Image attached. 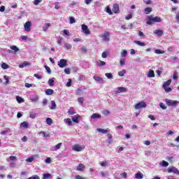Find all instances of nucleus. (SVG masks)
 Segmentation results:
<instances>
[{"mask_svg":"<svg viewBox=\"0 0 179 179\" xmlns=\"http://www.w3.org/2000/svg\"><path fill=\"white\" fill-rule=\"evenodd\" d=\"M1 68L2 69H8V68H9V66L6 64V63H3L1 64Z\"/></svg>","mask_w":179,"mask_h":179,"instance_id":"obj_47","label":"nucleus"},{"mask_svg":"<svg viewBox=\"0 0 179 179\" xmlns=\"http://www.w3.org/2000/svg\"><path fill=\"white\" fill-rule=\"evenodd\" d=\"M24 30L25 31H30L31 30V22L27 21L24 24Z\"/></svg>","mask_w":179,"mask_h":179,"instance_id":"obj_9","label":"nucleus"},{"mask_svg":"<svg viewBox=\"0 0 179 179\" xmlns=\"http://www.w3.org/2000/svg\"><path fill=\"white\" fill-rule=\"evenodd\" d=\"M106 12H107V13H108L109 15H113V11H111V9H110L109 7H108V8H106Z\"/></svg>","mask_w":179,"mask_h":179,"instance_id":"obj_60","label":"nucleus"},{"mask_svg":"<svg viewBox=\"0 0 179 179\" xmlns=\"http://www.w3.org/2000/svg\"><path fill=\"white\" fill-rule=\"evenodd\" d=\"M165 103L168 107H177L179 103L178 101H174L169 99H165Z\"/></svg>","mask_w":179,"mask_h":179,"instance_id":"obj_3","label":"nucleus"},{"mask_svg":"<svg viewBox=\"0 0 179 179\" xmlns=\"http://www.w3.org/2000/svg\"><path fill=\"white\" fill-rule=\"evenodd\" d=\"M159 107L162 108V110H167V106L162 102L159 103Z\"/></svg>","mask_w":179,"mask_h":179,"instance_id":"obj_37","label":"nucleus"},{"mask_svg":"<svg viewBox=\"0 0 179 179\" xmlns=\"http://www.w3.org/2000/svg\"><path fill=\"white\" fill-rule=\"evenodd\" d=\"M10 50H13V51H15V52H17V51H19V49L16 47V45L10 46Z\"/></svg>","mask_w":179,"mask_h":179,"instance_id":"obj_43","label":"nucleus"},{"mask_svg":"<svg viewBox=\"0 0 179 179\" xmlns=\"http://www.w3.org/2000/svg\"><path fill=\"white\" fill-rule=\"evenodd\" d=\"M42 104H43V107H45V106H47V104H48V101L46 99H44L42 101Z\"/></svg>","mask_w":179,"mask_h":179,"instance_id":"obj_51","label":"nucleus"},{"mask_svg":"<svg viewBox=\"0 0 179 179\" xmlns=\"http://www.w3.org/2000/svg\"><path fill=\"white\" fill-rule=\"evenodd\" d=\"M45 93L47 96H51L52 94H54V90L52 89H47L45 91Z\"/></svg>","mask_w":179,"mask_h":179,"instance_id":"obj_20","label":"nucleus"},{"mask_svg":"<svg viewBox=\"0 0 179 179\" xmlns=\"http://www.w3.org/2000/svg\"><path fill=\"white\" fill-rule=\"evenodd\" d=\"M75 178L76 179H85V178H83L79 175L76 176Z\"/></svg>","mask_w":179,"mask_h":179,"instance_id":"obj_64","label":"nucleus"},{"mask_svg":"<svg viewBox=\"0 0 179 179\" xmlns=\"http://www.w3.org/2000/svg\"><path fill=\"white\" fill-rule=\"evenodd\" d=\"M52 106L50 108V110H55L57 108V103H55V101H51Z\"/></svg>","mask_w":179,"mask_h":179,"instance_id":"obj_29","label":"nucleus"},{"mask_svg":"<svg viewBox=\"0 0 179 179\" xmlns=\"http://www.w3.org/2000/svg\"><path fill=\"white\" fill-rule=\"evenodd\" d=\"M128 90L127 87H119L117 88V90L115 91V94H120V93H125Z\"/></svg>","mask_w":179,"mask_h":179,"instance_id":"obj_8","label":"nucleus"},{"mask_svg":"<svg viewBox=\"0 0 179 179\" xmlns=\"http://www.w3.org/2000/svg\"><path fill=\"white\" fill-rule=\"evenodd\" d=\"M9 159L11 162H14V160H17V158L15 156H10Z\"/></svg>","mask_w":179,"mask_h":179,"instance_id":"obj_56","label":"nucleus"},{"mask_svg":"<svg viewBox=\"0 0 179 179\" xmlns=\"http://www.w3.org/2000/svg\"><path fill=\"white\" fill-rule=\"evenodd\" d=\"M169 85H171V80H168L166 82H165V83L163 84L162 87H163V88H164V87H169Z\"/></svg>","mask_w":179,"mask_h":179,"instance_id":"obj_24","label":"nucleus"},{"mask_svg":"<svg viewBox=\"0 0 179 179\" xmlns=\"http://www.w3.org/2000/svg\"><path fill=\"white\" fill-rule=\"evenodd\" d=\"M64 72L66 75H71V69L69 68L64 69Z\"/></svg>","mask_w":179,"mask_h":179,"instance_id":"obj_52","label":"nucleus"},{"mask_svg":"<svg viewBox=\"0 0 179 179\" xmlns=\"http://www.w3.org/2000/svg\"><path fill=\"white\" fill-rule=\"evenodd\" d=\"M162 166L163 167H167L169 166V162L166 161H162Z\"/></svg>","mask_w":179,"mask_h":179,"instance_id":"obj_59","label":"nucleus"},{"mask_svg":"<svg viewBox=\"0 0 179 179\" xmlns=\"http://www.w3.org/2000/svg\"><path fill=\"white\" fill-rule=\"evenodd\" d=\"M61 146H62V143H58L57 145L51 148L52 152H57V150H59V149H61Z\"/></svg>","mask_w":179,"mask_h":179,"instance_id":"obj_13","label":"nucleus"},{"mask_svg":"<svg viewBox=\"0 0 179 179\" xmlns=\"http://www.w3.org/2000/svg\"><path fill=\"white\" fill-rule=\"evenodd\" d=\"M126 73H127V70L123 69L122 71L118 72V75L119 76H124V75H125Z\"/></svg>","mask_w":179,"mask_h":179,"instance_id":"obj_42","label":"nucleus"},{"mask_svg":"<svg viewBox=\"0 0 179 179\" xmlns=\"http://www.w3.org/2000/svg\"><path fill=\"white\" fill-rule=\"evenodd\" d=\"M46 123L48 125H52V119L48 117L46 118Z\"/></svg>","mask_w":179,"mask_h":179,"instance_id":"obj_39","label":"nucleus"},{"mask_svg":"<svg viewBox=\"0 0 179 179\" xmlns=\"http://www.w3.org/2000/svg\"><path fill=\"white\" fill-rule=\"evenodd\" d=\"M154 34H157V36H159L160 37L163 36V34H164V31H163V30H161V29H156L154 31Z\"/></svg>","mask_w":179,"mask_h":179,"instance_id":"obj_19","label":"nucleus"},{"mask_svg":"<svg viewBox=\"0 0 179 179\" xmlns=\"http://www.w3.org/2000/svg\"><path fill=\"white\" fill-rule=\"evenodd\" d=\"M168 173H173V174H177V176H179V171L176 167L169 168Z\"/></svg>","mask_w":179,"mask_h":179,"instance_id":"obj_10","label":"nucleus"},{"mask_svg":"<svg viewBox=\"0 0 179 179\" xmlns=\"http://www.w3.org/2000/svg\"><path fill=\"white\" fill-rule=\"evenodd\" d=\"M85 169H86V166L83 164H79L77 167L78 171H84Z\"/></svg>","mask_w":179,"mask_h":179,"instance_id":"obj_16","label":"nucleus"},{"mask_svg":"<svg viewBox=\"0 0 179 179\" xmlns=\"http://www.w3.org/2000/svg\"><path fill=\"white\" fill-rule=\"evenodd\" d=\"M30 65H31L30 62L25 61L19 65V68H24L26 66H30Z\"/></svg>","mask_w":179,"mask_h":179,"instance_id":"obj_17","label":"nucleus"},{"mask_svg":"<svg viewBox=\"0 0 179 179\" xmlns=\"http://www.w3.org/2000/svg\"><path fill=\"white\" fill-rule=\"evenodd\" d=\"M164 90H165L166 93H170L171 92V88L169 87H164Z\"/></svg>","mask_w":179,"mask_h":179,"instance_id":"obj_49","label":"nucleus"},{"mask_svg":"<svg viewBox=\"0 0 179 179\" xmlns=\"http://www.w3.org/2000/svg\"><path fill=\"white\" fill-rule=\"evenodd\" d=\"M27 179H40V177L37 175H34L31 177L28 178Z\"/></svg>","mask_w":179,"mask_h":179,"instance_id":"obj_53","label":"nucleus"},{"mask_svg":"<svg viewBox=\"0 0 179 179\" xmlns=\"http://www.w3.org/2000/svg\"><path fill=\"white\" fill-rule=\"evenodd\" d=\"M112 10L114 13H120V6L117 3L113 4Z\"/></svg>","mask_w":179,"mask_h":179,"instance_id":"obj_11","label":"nucleus"},{"mask_svg":"<svg viewBox=\"0 0 179 179\" xmlns=\"http://www.w3.org/2000/svg\"><path fill=\"white\" fill-rule=\"evenodd\" d=\"M31 101H32V103H37V101H38V96H33L32 98H31Z\"/></svg>","mask_w":179,"mask_h":179,"instance_id":"obj_33","label":"nucleus"},{"mask_svg":"<svg viewBox=\"0 0 179 179\" xmlns=\"http://www.w3.org/2000/svg\"><path fill=\"white\" fill-rule=\"evenodd\" d=\"M127 55H128V51L127 50H123L120 52V55L122 58H125V57H127Z\"/></svg>","mask_w":179,"mask_h":179,"instance_id":"obj_23","label":"nucleus"},{"mask_svg":"<svg viewBox=\"0 0 179 179\" xmlns=\"http://www.w3.org/2000/svg\"><path fill=\"white\" fill-rule=\"evenodd\" d=\"M96 66L102 67V66H106V62H103L101 60H97L96 62Z\"/></svg>","mask_w":179,"mask_h":179,"instance_id":"obj_18","label":"nucleus"},{"mask_svg":"<svg viewBox=\"0 0 179 179\" xmlns=\"http://www.w3.org/2000/svg\"><path fill=\"white\" fill-rule=\"evenodd\" d=\"M150 12H152V8L148 7V8H145V15H149L150 13Z\"/></svg>","mask_w":179,"mask_h":179,"instance_id":"obj_35","label":"nucleus"},{"mask_svg":"<svg viewBox=\"0 0 179 179\" xmlns=\"http://www.w3.org/2000/svg\"><path fill=\"white\" fill-rule=\"evenodd\" d=\"M16 100H17V103H19L24 102V99H23L22 97H20L19 96H16Z\"/></svg>","mask_w":179,"mask_h":179,"instance_id":"obj_31","label":"nucleus"},{"mask_svg":"<svg viewBox=\"0 0 179 179\" xmlns=\"http://www.w3.org/2000/svg\"><path fill=\"white\" fill-rule=\"evenodd\" d=\"M105 76H106V78H108V79H113V73H106L105 74Z\"/></svg>","mask_w":179,"mask_h":179,"instance_id":"obj_41","label":"nucleus"},{"mask_svg":"<svg viewBox=\"0 0 179 179\" xmlns=\"http://www.w3.org/2000/svg\"><path fill=\"white\" fill-rule=\"evenodd\" d=\"M84 100H85V99H83V97H79V98L78 99V103H80L81 104H83Z\"/></svg>","mask_w":179,"mask_h":179,"instance_id":"obj_57","label":"nucleus"},{"mask_svg":"<svg viewBox=\"0 0 179 179\" xmlns=\"http://www.w3.org/2000/svg\"><path fill=\"white\" fill-rule=\"evenodd\" d=\"M10 131V128H7L6 130L2 131L0 134L1 135H8V132Z\"/></svg>","mask_w":179,"mask_h":179,"instance_id":"obj_32","label":"nucleus"},{"mask_svg":"<svg viewBox=\"0 0 179 179\" xmlns=\"http://www.w3.org/2000/svg\"><path fill=\"white\" fill-rule=\"evenodd\" d=\"M148 19L146 24L149 25H152L153 23H160L162 22V18L157 16L154 17L153 15H149Z\"/></svg>","mask_w":179,"mask_h":179,"instance_id":"obj_1","label":"nucleus"},{"mask_svg":"<svg viewBox=\"0 0 179 179\" xmlns=\"http://www.w3.org/2000/svg\"><path fill=\"white\" fill-rule=\"evenodd\" d=\"M93 79L96 82V83H104V80L101 77L94 76Z\"/></svg>","mask_w":179,"mask_h":179,"instance_id":"obj_12","label":"nucleus"},{"mask_svg":"<svg viewBox=\"0 0 179 179\" xmlns=\"http://www.w3.org/2000/svg\"><path fill=\"white\" fill-rule=\"evenodd\" d=\"M62 34L65 37H68V36H71V34L69 33V31H68L67 29L63 30V34Z\"/></svg>","mask_w":179,"mask_h":179,"instance_id":"obj_30","label":"nucleus"},{"mask_svg":"<svg viewBox=\"0 0 179 179\" xmlns=\"http://www.w3.org/2000/svg\"><path fill=\"white\" fill-rule=\"evenodd\" d=\"M43 135L44 138H48V136H50L49 134H46L45 131H40L39 132V135Z\"/></svg>","mask_w":179,"mask_h":179,"instance_id":"obj_44","label":"nucleus"},{"mask_svg":"<svg viewBox=\"0 0 179 179\" xmlns=\"http://www.w3.org/2000/svg\"><path fill=\"white\" fill-rule=\"evenodd\" d=\"M69 20H70V24H73V23H76V20H75V17H70Z\"/></svg>","mask_w":179,"mask_h":179,"instance_id":"obj_40","label":"nucleus"},{"mask_svg":"<svg viewBox=\"0 0 179 179\" xmlns=\"http://www.w3.org/2000/svg\"><path fill=\"white\" fill-rule=\"evenodd\" d=\"M21 127H22V128H28L29 127V123H27V122H23L21 123Z\"/></svg>","mask_w":179,"mask_h":179,"instance_id":"obj_36","label":"nucleus"},{"mask_svg":"<svg viewBox=\"0 0 179 179\" xmlns=\"http://www.w3.org/2000/svg\"><path fill=\"white\" fill-rule=\"evenodd\" d=\"M147 76L148 78H155V71L153 70H150Z\"/></svg>","mask_w":179,"mask_h":179,"instance_id":"obj_21","label":"nucleus"},{"mask_svg":"<svg viewBox=\"0 0 179 179\" xmlns=\"http://www.w3.org/2000/svg\"><path fill=\"white\" fill-rule=\"evenodd\" d=\"M134 43L136 44V45H138V47H145V45H146V43L141 41H134Z\"/></svg>","mask_w":179,"mask_h":179,"instance_id":"obj_15","label":"nucleus"},{"mask_svg":"<svg viewBox=\"0 0 179 179\" xmlns=\"http://www.w3.org/2000/svg\"><path fill=\"white\" fill-rule=\"evenodd\" d=\"M81 30L84 34L89 35L90 34V29L87 27V25L86 24H82L81 25Z\"/></svg>","mask_w":179,"mask_h":179,"instance_id":"obj_5","label":"nucleus"},{"mask_svg":"<svg viewBox=\"0 0 179 179\" xmlns=\"http://www.w3.org/2000/svg\"><path fill=\"white\" fill-rule=\"evenodd\" d=\"M52 178V176L50 173H44L43 176V179H50Z\"/></svg>","mask_w":179,"mask_h":179,"instance_id":"obj_26","label":"nucleus"},{"mask_svg":"<svg viewBox=\"0 0 179 179\" xmlns=\"http://www.w3.org/2000/svg\"><path fill=\"white\" fill-rule=\"evenodd\" d=\"M135 177L137 179H142V178H143V174L141 173V172H139V173H136Z\"/></svg>","mask_w":179,"mask_h":179,"instance_id":"obj_28","label":"nucleus"},{"mask_svg":"<svg viewBox=\"0 0 179 179\" xmlns=\"http://www.w3.org/2000/svg\"><path fill=\"white\" fill-rule=\"evenodd\" d=\"M98 132H101V134H107L108 132V130H106L104 129H97Z\"/></svg>","mask_w":179,"mask_h":179,"instance_id":"obj_34","label":"nucleus"},{"mask_svg":"<svg viewBox=\"0 0 179 179\" xmlns=\"http://www.w3.org/2000/svg\"><path fill=\"white\" fill-rule=\"evenodd\" d=\"M155 54H164V51H162L161 50L159 49H156L155 50Z\"/></svg>","mask_w":179,"mask_h":179,"instance_id":"obj_50","label":"nucleus"},{"mask_svg":"<svg viewBox=\"0 0 179 179\" xmlns=\"http://www.w3.org/2000/svg\"><path fill=\"white\" fill-rule=\"evenodd\" d=\"M49 86H53L52 83H54V78H50L48 81Z\"/></svg>","mask_w":179,"mask_h":179,"instance_id":"obj_45","label":"nucleus"},{"mask_svg":"<svg viewBox=\"0 0 179 179\" xmlns=\"http://www.w3.org/2000/svg\"><path fill=\"white\" fill-rule=\"evenodd\" d=\"M72 149L75 152H82L85 149V145H81L79 144H75L73 147Z\"/></svg>","mask_w":179,"mask_h":179,"instance_id":"obj_4","label":"nucleus"},{"mask_svg":"<svg viewBox=\"0 0 179 179\" xmlns=\"http://www.w3.org/2000/svg\"><path fill=\"white\" fill-rule=\"evenodd\" d=\"M101 57L102 58H107V52H103Z\"/></svg>","mask_w":179,"mask_h":179,"instance_id":"obj_63","label":"nucleus"},{"mask_svg":"<svg viewBox=\"0 0 179 179\" xmlns=\"http://www.w3.org/2000/svg\"><path fill=\"white\" fill-rule=\"evenodd\" d=\"M64 48L66 50H71V48H72V45H71V43H65Z\"/></svg>","mask_w":179,"mask_h":179,"instance_id":"obj_38","label":"nucleus"},{"mask_svg":"<svg viewBox=\"0 0 179 179\" xmlns=\"http://www.w3.org/2000/svg\"><path fill=\"white\" fill-rule=\"evenodd\" d=\"M146 108V103L143 101H141L136 103L134 106V108H136V110H140V108Z\"/></svg>","mask_w":179,"mask_h":179,"instance_id":"obj_6","label":"nucleus"},{"mask_svg":"<svg viewBox=\"0 0 179 179\" xmlns=\"http://www.w3.org/2000/svg\"><path fill=\"white\" fill-rule=\"evenodd\" d=\"M120 64L121 66H124V65H125V59H120Z\"/></svg>","mask_w":179,"mask_h":179,"instance_id":"obj_54","label":"nucleus"},{"mask_svg":"<svg viewBox=\"0 0 179 179\" xmlns=\"http://www.w3.org/2000/svg\"><path fill=\"white\" fill-rule=\"evenodd\" d=\"M51 26L50 23H45V25L43 27V31H47L48 30V27Z\"/></svg>","mask_w":179,"mask_h":179,"instance_id":"obj_25","label":"nucleus"},{"mask_svg":"<svg viewBox=\"0 0 179 179\" xmlns=\"http://www.w3.org/2000/svg\"><path fill=\"white\" fill-rule=\"evenodd\" d=\"M110 36L111 34L109 31H105L101 34L99 37L102 38V41L105 43H108V41H110Z\"/></svg>","mask_w":179,"mask_h":179,"instance_id":"obj_2","label":"nucleus"},{"mask_svg":"<svg viewBox=\"0 0 179 179\" xmlns=\"http://www.w3.org/2000/svg\"><path fill=\"white\" fill-rule=\"evenodd\" d=\"M73 122H76V124H79V115H75L72 117Z\"/></svg>","mask_w":179,"mask_h":179,"instance_id":"obj_22","label":"nucleus"},{"mask_svg":"<svg viewBox=\"0 0 179 179\" xmlns=\"http://www.w3.org/2000/svg\"><path fill=\"white\" fill-rule=\"evenodd\" d=\"M102 114H103V115H110V112L108 110H103Z\"/></svg>","mask_w":179,"mask_h":179,"instance_id":"obj_48","label":"nucleus"},{"mask_svg":"<svg viewBox=\"0 0 179 179\" xmlns=\"http://www.w3.org/2000/svg\"><path fill=\"white\" fill-rule=\"evenodd\" d=\"M45 69H46L48 73H51V69H50L49 66H45Z\"/></svg>","mask_w":179,"mask_h":179,"instance_id":"obj_61","label":"nucleus"},{"mask_svg":"<svg viewBox=\"0 0 179 179\" xmlns=\"http://www.w3.org/2000/svg\"><path fill=\"white\" fill-rule=\"evenodd\" d=\"M66 64H68L66 59H62L58 62L57 65L59 66V68H65V66H66Z\"/></svg>","mask_w":179,"mask_h":179,"instance_id":"obj_7","label":"nucleus"},{"mask_svg":"<svg viewBox=\"0 0 179 179\" xmlns=\"http://www.w3.org/2000/svg\"><path fill=\"white\" fill-rule=\"evenodd\" d=\"M67 113H68V114H70V115H73V114H76V112H75L71 109L69 110Z\"/></svg>","mask_w":179,"mask_h":179,"instance_id":"obj_58","label":"nucleus"},{"mask_svg":"<svg viewBox=\"0 0 179 179\" xmlns=\"http://www.w3.org/2000/svg\"><path fill=\"white\" fill-rule=\"evenodd\" d=\"M64 122H65V124H66L67 125H72V120L70 118H67V119H64Z\"/></svg>","mask_w":179,"mask_h":179,"instance_id":"obj_27","label":"nucleus"},{"mask_svg":"<svg viewBox=\"0 0 179 179\" xmlns=\"http://www.w3.org/2000/svg\"><path fill=\"white\" fill-rule=\"evenodd\" d=\"M29 118H32V120H34V118H36V113H31L29 115Z\"/></svg>","mask_w":179,"mask_h":179,"instance_id":"obj_62","label":"nucleus"},{"mask_svg":"<svg viewBox=\"0 0 179 179\" xmlns=\"http://www.w3.org/2000/svg\"><path fill=\"white\" fill-rule=\"evenodd\" d=\"M108 163L107 162V161H104L101 164V166L102 167H106V166H108Z\"/></svg>","mask_w":179,"mask_h":179,"instance_id":"obj_55","label":"nucleus"},{"mask_svg":"<svg viewBox=\"0 0 179 179\" xmlns=\"http://www.w3.org/2000/svg\"><path fill=\"white\" fill-rule=\"evenodd\" d=\"M90 118H91V120L100 119V118H101V115H100L99 113H93L91 115Z\"/></svg>","mask_w":179,"mask_h":179,"instance_id":"obj_14","label":"nucleus"},{"mask_svg":"<svg viewBox=\"0 0 179 179\" xmlns=\"http://www.w3.org/2000/svg\"><path fill=\"white\" fill-rule=\"evenodd\" d=\"M33 160H34V157H31L27 158L25 162H27V163H31V162H33Z\"/></svg>","mask_w":179,"mask_h":179,"instance_id":"obj_46","label":"nucleus"}]
</instances>
